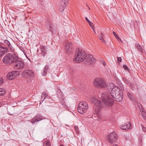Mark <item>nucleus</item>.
Segmentation results:
<instances>
[{
    "mask_svg": "<svg viewBox=\"0 0 146 146\" xmlns=\"http://www.w3.org/2000/svg\"><path fill=\"white\" fill-rule=\"evenodd\" d=\"M85 18H86H86H87V17H85Z\"/></svg>",
    "mask_w": 146,
    "mask_h": 146,
    "instance_id": "obj_50",
    "label": "nucleus"
},
{
    "mask_svg": "<svg viewBox=\"0 0 146 146\" xmlns=\"http://www.w3.org/2000/svg\"><path fill=\"white\" fill-rule=\"evenodd\" d=\"M89 9L90 10V8H89Z\"/></svg>",
    "mask_w": 146,
    "mask_h": 146,
    "instance_id": "obj_51",
    "label": "nucleus"
},
{
    "mask_svg": "<svg viewBox=\"0 0 146 146\" xmlns=\"http://www.w3.org/2000/svg\"><path fill=\"white\" fill-rule=\"evenodd\" d=\"M57 95L58 98H62L63 97V94L60 89H58L57 92Z\"/></svg>",
    "mask_w": 146,
    "mask_h": 146,
    "instance_id": "obj_21",
    "label": "nucleus"
},
{
    "mask_svg": "<svg viewBox=\"0 0 146 146\" xmlns=\"http://www.w3.org/2000/svg\"><path fill=\"white\" fill-rule=\"evenodd\" d=\"M74 129L76 131H78V126H75L74 127Z\"/></svg>",
    "mask_w": 146,
    "mask_h": 146,
    "instance_id": "obj_40",
    "label": "nucleus"
},
{
    "mask_svg": "<svg viewBox=\"0 0 146 146\" xmlns=\"http://www.w3.org/2000/svg\"><path fill=\"white\" fill-rule=\"evenodd\" d=\"M101 35H103V33H101Z\"/></svg>",
    "mask_w": 146,
    "mask_h": 146,
    "instance_id": "obj_49",
    "label": "nucleus"
},
{
    "mask_svg": "<svg viewBox=\"0 0 146 146\" xmlns=\"http://www.w3.org/2000/svg\"><path fill=\"white\" fill-rule=\"evenodd\" d=\"M68 2V0H61V5L62 4L63 5L62 8H65Z\"/></svg>",
    "mask_w": 146,
    "mask_h": 146,
    "instance_id": "obj_22",
    "label": "nucleus"
},
{
    "mask_svg": "<svg viewBox=\"0 0 146 146\" xmlns=\"http://www.w3.org/2000/svg\"><path fill=\"white\" fill-rule=\"evenodd\" d=\"M20 49L22 50V51L23 52H24L25 51V50H24V49H23V48H22V47H21V48H20Z\"/></svg>",
    "mask_w": 146,
    "mask_h": 146,
    "instance_id": "obj_42",
    "label": "nucleus"
},
{
    "mask_svg": "<svg viewBox=\"0 0 146 146\" xmlns=\"http://www.w3.org/2000/svg\"><path fill=\"white\" fill-rule=\"evenodd\" d=\"M8 48L7 46L4 45L0 46V57H1L3 56L7 52Z\"/></svg>",
    "mask_w": 146,
    "mask_h": 146,
    "instance_id": "obj_12",
    "label": "nucleus"
},
{
    "mask_svg": "<svg viewBox=\"0 0 146 146\" xmlns=\"http://www.w3.org/2000/svg\"><path fill=\"white\" fill-rule=\"evenodd\" d=\"M88 62L90 63H94L96 62L95 58L92 55H90L88 58Z\"/></svg>",
    "mask_w": 146,
    "mask_h": 146,
    "instance_id": "obj_18",
    "label": "nucleus"
},
{
    "mask_svg": "<svg viewBox=\"0 0 146 146\" xmlns=\"http://www.w3.org/2000/svg\"><path fill=\"white\" fill-rule=\"evenodd\" d=\"M123 67L125 70H128V68L126 65H123Z\"/></svg>",
    "mask_w": 146,
    "mask_h": 146,
    "instance_id": "obj_34",
    "label": "nucleus"
},
{
    "mask_svg": "<svg viewBox=\"0 0 146 146\" xmlns=\"http://www.w3.org/2000/svg\"><path fill=\"white\" fill-rule=\"evenodd\" d=\"M22 75L25 78H32L34 76V73L31 70H26L22 72Z\"/></svg>",
    "mask_w": 146,
    "mask_h": 146,
    "instance_id": "obj_10",
    "label": "nucleus"
},
{
    "mask_svg": "<svg viewBox=\"0 0 146 146\" xmlns=\"http://www.w3.org/2000/svg\"><path fill=\"white\" fill-rule=\"evenodd\" d=\"M124 80V81L127 84H129V82L128 81V80H127V79H125V78H123Z\"/></svg>",
    "mask_w": 146,
    "mask_h": 146,
    "instance_id": "obj_36",
    "label": "nucleus"
},
{
    "mask_svg": "<svg viewBox=\"0 0 146 146\" xmlns=\"http://www.w3.org/2000/svg\"><path fill=\"white\" fill-rule=\"evenodd\" d=\"M5 21H8L9 22L10 21H11V20H10V19H7H7H5Z\"/></svg>",
    "mask_w": 146,
    "mask_h": 146,
    "instance_id": "obj_41",
    "label": "nucleus"
},
{
    "mask_svg": "<svg viewBox=\"0 0 146 146\" xmlns=\"http://www.w3.org/2000/svg\"><path fill=\"white\" fill-rule=\"evenodd\" d=\"M131 126L130 123L129 122H127L126 123H125L122 124L120 126V128L122 129L126 130L129 129Z\"/></svg>",
    "mask_w": 146,
    "mask_h": 146,
    "instance_id": "obj_14",
    "label": "nucleus"
},
{
    "mask_svg": "<svg viewBox=\"0 0 146 146\" xmlns=\"http://www.w3.org/2000/svg\"><path fill=\"white\" fill-rule=\"evenodd\" d=\"M102 64L104 66H106V62H103Z\"/></svg>",
    "mask_w": 146,
    "mask_h": 146,
    "instance_id": "obj_45",
    "label": "nucleus"
},
{
    "mask_svg": "<svg viewBox=\"0 0 146 146\" xmlns=\"http://www.w3.org/2000/svg\"><path fill=\"white\" fill-rule=\"evenodd\" d=\"M19 57L16 53H8L4 57L3 61L4 63L7 64H10L19 60Z\"/></svg>",
    "mask_w": 146,
    "mask_h": 146,
    "instance_id": "obj_2",
    "label": "nucleus"
},
{
    "mask_svg": "<svg viewBox=\"0 0 146 146\" xmlns=\"http://www.w3.org/2000/svg\"><path fill=\"white\" fill-rule=\"evenodd\" d=\"M15 63L14 68L16 69H23L24 67V62L21 60H18Z\"/></svg>",
    "mask_w": 146,
    "mask_h": 146,
    "instance_id": "obj_9",
    "label": "nucleus"
},
{
    "mask_svg": "<svg viewBox=\"0 0 146 146\" xmlns=\"http://www.w3.org/2000/svg\"><path fill=\"white\" fill-rule=\"evenodd\" d=\"M4 44L3 43L0 42V46H3Z\"/></svg>",
    "mask_w": 146,
    "mask_h": 146,
    "instance_id": "obj_44",
    "label": "nucleus"
},
{
    "mask_svg": "<svg viewBox=\"0 0 146 146\" xmlns=\"http://www.w3.org/2000/svg\"><path fill=\"white\" fill-rule=\"evenodd\" d=\"M65 50L68 53L72 51V44L71 43L67 42L65 44Z\"/></svg>",
    "mask_w": 146,
    "mask_h": 146,
    "instance_id": "obj_16",
    "label": "nucleus"
},
{
    "mask_svg": "<svg viewBox=\"0 0 146 146\" xmlns=\"http://www.w3.org/2000/svg\"><path fill=\"white\" fill-rule=\"evenodd\" d=\"M86 56L85 52L82 50L78 48V51H75V54L74 56V62L79 63L83 61Z\"/></svg>",
    "mask_w": 146,
    "mask_h": 146,
    "instance_id": "obj_3",
    "label": "nucleus"
},
{
    "mask_svg": "<svg viewBox=\"0 0 146 146\" xmlns=\"http://www.w3.org/2000/svg\"><path fill=\"white\" fill-rule=\"evenodd\" d=\"M48 68L49 66L48 65L44 67L43 70V72L42 73V76H45L46 75Z\"/></svg>",
    "mask_w": 146,
    "mask_h": 146,
    "instance_id": "obj_20",
    "label": "nucleus"
},
{
    "mask_svg": "<svg viewBox=\"0 0 146 146\" xmlns=\"http://www.w3.org/2000/svg\"><path fill=\"white\" fill-rule=\"evenodd\" d=\"M94 86L98 88L102 89L103 90L107 89H109L110 88L109 84L106 83V81L104 80L97 78L95 79L94 80Z\"/></svg>",
    "mask_w": 146,
    "mask_h": 146,
    "instance_id": "obj_4",
    "label": "nucleus"
},
{
    "mask_svg": "<svg viewBox=\"0 0 146 146\" xmlns=\"http://www.w3.org/2000/svg\"><path fill=\"white\" fill-rule=\"evenodd\" d=\"M46 25L48 27V30L51 32H52L55 29V26L50 21V20H48L46 22Z\"/></svg>",
    "mask_w": 146,
    "mask_h": 146,
    "instance_id": "obj_11",
    "label": "nucleus"
},
{
    "mask_svg": "<svg viewBox=\"0 0 146 146\" xmlns=\"http://www.w3.org/2000/svg\"><path fill=\"white\" fill-rule=\"evenodd\" d=\"M60 146H64V145H60Z\"/></svg>",
    "mask_w": 146,
    "mask_h": 146,
    "instance_id": "obj_48",
    "label": "nucleus"
},
{
    "mask_svg": "<svg viewBox=\"0 0 146 146\" xmlns=\"http://www.w3.org/2000/svg\"><path fill=\"white\" fill-rule=\"evenodd\" d=\"M43 117L40 115H37L34 117L32 119L31 122L34 123L36 122H38L42 119Z\"/></svg>",
    "mask_w": 146,
    "mask_h": 146,
    "instance_id": "obj_13",
    "label": "nucleus"
},
{
    "mask_svg": "<svg viewBox=\"0 0 146 146\" xmlns=\"http://www.w3.org/2000/svg\"><path fill=\"white\" fill-rule=\"evenodd\" d=\"M117 62H120L121 61V57H118L117 58Z\"/></svg>",
    "mask_w": 146,
    "mask_h": 146,
    "instance_id": "obj_38",
    "label": "nucleus"
},
{
    "mask_svg": "<svg viewBox=\"0 0 146 146\" xmlns=\"http://www.w3.org/2000/svg\"><path fill=\"white\" fill-rule=\"evenodd\" d=\"M131 88L132 89V90H134V88L133 87V86H132L131 85Z\"/></svg>",
    "mask_w": 146,
    "mask_h": 146,
    "instance_id": "obj_46",
    "label": "nucleus"
},
{
    "mask_svg": "<svg viewBox=\"0 0 146 146\" xmlns=\"http://www.w3.org/2000/svg\"><path fill=\"white\" fill-rule=\"evenodd\" d=\"M5 93V90L3 88H0V96H3Z\"/></svg>",
    "mask_w": 146,
    "mask_h": 146,
    "instance_id": "obj_26",
    "label": "nucleus"
},
{
    "mask_svg": "<svg viewBox=\"0 0 146 146\" xmlns=\"http://www.w3.org/2000/svg\"><path fill=\"white\" fill-rule=\"evenodd\" d=\"M139 108L142 113V116L143 117L144 119H146V113L144 112V110L143 109H142L141 110V108H140V107L139 106Z\"/></svg>",
    "mask_w": 146,
    "mask_h": 146,
    "instance_id": "obj_24",
    "label": "nucleus"
},
{
    "mask_svg": "<svg viewBox=\"0 0 146 146\" xmlns=\"http://www.w3.org/2000/svg\"><path fill=\"white\" fill-rule=\"evenodd\" d=\"M88 108L87 103L85 101L81 102L79 104L78 111L79 113L83 114L86 112Z\"/></svg>",
    "mask_w": 146,
    "mask_h": 146,
    "instance_id": "obj_6",
    "label": "nucleus"
},
{
    "mask_svg": "<svg viewBox=\"0 0 146 146\" xmlns=\"http://www.w3.org/2000/svg\"><path fill=\"white\" fill-rule=\"evenodd\" d=\"M112 98L116 101L120 102L122 100L123 98L122 94L120 93L119 94H117L115 95L114 97H113Z\"/></svg>",
    "mask_w": 146,
    "mask_h": 146,
    "instance_id": "obj_15",
    "label": "nucleus"
},
{
    "mask_svg": "<svg viewBox=\"0 0 146 146\" xmlns=\"http://www.w3.org/2000/svg\"><path fill=\"white\" fill-rule=\"evenodd\" d=\"M99 39L102 42H104L105 41L104 40L101 36H99L98 37Z\"/></svg>",
    "mask_w": 146,
    "mask_h": 146,
    "instance_id": "obj_35",
    "label": "nucleus"
},
{
    "mask_svg": "<svg viewBox=\"0 0 146 146\" xmlns=\"http://www.w3.org/2000/svg\"><path fill=\"white\" fill-rule=\"evenodd\" d=\"M141 125L143 131L144 132L146 131V127L143 126V125Z\"/></svg>",
    "mask_w": 146,
    "mask_h": 146,
    "instance_id": "obj_32",
    "label": "nucleus"
},
{
    "mask_svg": "<svg viewBox=\"0 0 146 146\" xmlns=\"http://www.w3.org/2000/svg\"><path fill=\"white\" fill-rule=\"evenodd\" d=\"M4 42L9 47V48L11 49V51L12 52H15V49L13 48L12 46L11 45L10 42L7 40H5L4 41Z\"/></svg>",
    "mask_w": 146,
    "mask_h": 146,
    "instance_id": "obj_19",
    "label": "nucleus"
},
{
    "mask_svg": "<svg viewBox=\"0 0 146 146\" xmlns=\"http://www.w3.org/2000/svg\"><path fill=\"white\" fill-rule=\"evenodd\" d=\"M62 6H63V5L62 4V5H61L59 7V11L60 12H62V11H63L64 10V9L65 8H63V7L62 8Z\"/></svg>",
    "mask_w": 146,
    "mask_h": 146,
    "instance_id": "obj_27",
    "label": "nucleus"
},
{
    "mask_svg": "<svg viewBox=\"0 0 146 146\" xmlns=\"http://www.w3.org/2000/svg\"><path fill=\"white\" fill-rule=\"evenodd\" d=\"M110 88L107 89L110 94L104 91L102 93L101 96V99L105 104V105L107 108L111 107L113 104V100L111 98L114 97L115 95L121 93L120 89L117 86L113 87L112 84H109Z\"/></svg>",
    "mask_w": 146,
    "mask_h": 146,
    "instance_id": "obj_1",
    "label": "nucleus"
},
{
    "mask_svg": "<svg viewBox=\"0 0 146 146\" xmlns=\"http://www.w3.org/2000/svg\"><path fill=\"white\" fill-rule=\"evenodd\" d=\"M92 102L94 104L96 113H98L103 107V104L102 102L98 100L96 97H93L91 98Z\"/></svg>",
    "mask_w": 146,
    "mask_h": 146,
    "instance_id": "obj_5",
    "label": "nucleus"
},
{
    "mask_svg": "<svg viewBox=\"0 0 146 146\" xmlns=\"http://www.w3.org/2000/svg\"><path fill=\"white\" fill-rule=\"evenodd\" d=\"M3 82V79L2 78H0V85H1Z\"/></svg>",
    "mask_w": 146,
    "mask_h": 146,
    "instance_id": "obj_39",
    "label": "nucleus"
},
{
    "mask_svg": "<svg viewBox=\"0 0 146 146\" xmlns=\"http://www.w3.org/2000/svg\"><path fill=\"white\" fill-rule=\"evenodd\" d=\"M86 21L88 23L89 22H90V21L88 19H86Z\"/></svg>",
    "mask_w": 146,
    "mask_h": 146,
    "instance_id": "obj_43",
    "label": "nucleus"
},
{
    "mask_svg": "<svg viewBox=\"0 0 146 146\" xmlns=\"http://www.w3.org/2000/svg\"><path fill=\"white\" fill-rule=\"evenodd\" d=\"M113 35L115 36V37L118 40H121L120 38L118 36V35L114 31L113 32Z\"/></svg>",
    "mask_w": 146,
    "mask_h": 146,
    "instance_id": "obj_28",
    "label": "nucleus"
},
{
    "mask_svg": "<svg viewBox=\"0 0 146 146\" xmlns=\"http://www.w3.org/2000/svg\"><path fill=\"white\" fill-rule=\"evenodd\" d=\"M90 25V26L91 27V28L94 31V32L95 33L94 29L93 28V23L90 21V22H89L88 23Z\"/></svg>",
    "mask_w": 146,
    "mask_h": 146,
    "instance_id": "obj_31",
    "label": "nucleus"
},
{
    "mask_svg": "<svg viewBox=\"0 0 146 146\" xmlns=\"http://www.w3.org/2000/svg\"><path fill=\"white\" fill-rule=\"evenodd\" d=\"M117 82L118 83V84L119 85V86H120V87H122V86H123V85L120 82L119 80H117Z\"/></svg>",
    "mask_w": 146,
    "mask_h": 146,
    "instance_id": "obj_33",
    "label": "nucleus"
},
{
    "mask_svg": "<svg viewBox=\"0 0 146 146\" xmlns=\"http://www.w3.org/2000/svg\"><path fill=\"white\" fill-rule=\"evenodd\" d=\"M113 146H117V145H113Z\"/></svg>",
    "mask_w": 146,
    "mask_h": 146,
    "instance_id": "obj_47",
    "label": "nucleus"
},
{
    "mask_svg": "<svg viewBox=\"0 0 146 146\" xmlns=\"http://www.w3.org/2000/svg\"><path fill=\"white\" fill-rule=\"evenodd\" d=\"M121 89H120V91H121V93H122V91H124L125 90L124 87L123 86L122 87H121Z\"/></svg>",
    "mask_w": 146,
    "mask_h": 146,
    "instance_id": "obj_37",
    "label": "nucleus"
},
{
    "mask_svg": "<svg viewBox=\"0 0 146 146\" xmlns=\"http://www.w3.org/2000/svg\"><path fill=\"white\" fill-rule=\"evenodd\" d=\"M40 51L42 52V55L44 57L46 54L47 49V48L46 46H41Z\"/></svg>",
    "mask_w": 146,
    "mask_h": 146,
    "instance_id": "obj_17",
    "label": "nucleus"
},
{
    "mask_svg": "<svg viewBox=\"0 0 146 146\" xmlns=\"http://www.w3.org/2000/svg\"><path fill=\"white\" fill-rule=\"evenodd\" d=\"M19 72L17 71H14L9 72L6 75L7 78L9 80H12L18 76Z\"/></svg>",
    "mask_w": 146,
    "mask_h": 146,
    "instance_id": "obj_8",
    "label": "nucleus"
},
{
    "mask_svg": "<svg viewBox=\"0 0 146 146\" xmlns=\"http://www.w3.org/2000/svg\"><path fill=\"white\" fill-rule=\"evenodd\" d=\"M44 146H50V143L48 141H46L44 143Z\"/></svg>",
    "mask_w": 146,
    "mask_h": 146,
    "instance_id": "obj_29",
    "label": "nucleus"
},
{
    "mask_svg": "<svg viewBox=\"0 0 146 146\" xmlns=\"http://www.w3.org/2000/svg\"><path fill=\"white\" fill-rule=\"evenodd\" d=\"M126 93L129 98L131 100H133V96L132 94L127 91H126Z\"/></svg>",
    "mask_w": 146,
    "mask_h": 146,
    "instance_id": "obj_25",
    "label": "nucleus"
},
{
    "mask_svg": "<svg viewBox=\"0 0 146 146\" xmlns=\"http://www.w3.org/2000/svg\"><path fill=\"white\" fill-rule=\"evenodd\" d=\"M42 99L43 98V100H42V102L45 99H48L49 97H48V95L45 92H42V95L41 96Z\"/></svg>",
    "mask_w": 146,
    "mask_h": 146,
    "instance_id": "obj_23",
    "label": "nucleus"
},
{
    "mask_svg": "<svg viewBox=\"0 0 146 146\" xmlns=\"http://www.w3.org/2000/svg\"><path fill=\"white\" fill-rule=\"evenodd\" d=\"M136 46L140 51H141L142 50V48L139 44H137L136 45Z\"/></svg>",
    "mask_w": 146,
    "mask_h": 146,
    "instance_id": "obj_30",
    "label": "nucleus"
},
{
    "mask_svg": "<svg viewBox=\"0 0 146 146\" xmlns=\"http://www.w3.org/2000/svg\"><path fill=\"white\" fill-rule=\"evenodd\" d=\"M117 135L114 132L111 133L108 135V140L111 143H115L117 140Z\"/></svg>",
    "mask_w": 146,
    "mask_h": 146,
    "instance_id": "obj_7",
    "label": "nucleus"
}]
</instances>
